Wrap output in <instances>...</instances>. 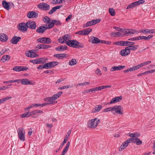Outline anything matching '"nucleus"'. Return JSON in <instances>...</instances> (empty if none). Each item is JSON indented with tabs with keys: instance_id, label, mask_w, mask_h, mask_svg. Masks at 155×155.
<instances>
[{
	"instance_id": "nucleus-1",
	"label": "nucleus",
	"mask_w": 155,
	"mask_h": 155,
	"mask_svg": "<svg viewBox=\"0 0 155 155\" xmlns=\"http://www.w3.org/2000/svg\"><path fill=\"white\" fill-rule=\"evenodd\" d=\"M65 43L68 46L74 48H78L79 47L82 48L84 46L83 45L75 40H68L67 41H66Z\"/></svg>"
},
{
	"instance_id": "nucleus-2",
	"label": "nucleus",
	"mask_w": 155,
	"mask_h": 155,
	"mask_svg": "<svg viewBox=\"0 0 155 155\" xmlns=\"http://www.w3.org/2000/svg\"><path fill=\"white\" fill-rule=\"evenodd\" d=\"M114 28L115 29L116 31H120L123 32L125 35L127 36L130 35L132 34H134L136 32V31L135 30L132 29H120V28L117 27L116 26H114Z\"/></svg>"
},
{
	"instance_id": "nucleus-3",
	"label": "nucleus",
	"mask_w": 155,
	"mask_h": 155,
	"mask_svg": "<svg viewBox=\"0 0 155 155\" xmlns=\"http://www.w3.org/2000/svg\"><path fill=\"white\" fill-rule=\"evenodd\" d=\"M100 119L97 118L92 119L88 123V126L91 128H94L97 127L98 124L100 123Z\"/></svg>"
},
{
	"instance_id": "nucleus-4",
	"label": "nucleus",
	"mask_w": 155,
	"mask_h": 155,
	"mask_svg": "<svg viewBox=\"0 0 155 155\" xmlns=\"http://www.w3.org/2000/svg\"><path fill=\"white\" fill-rule=\"evenodd\" d=\"M113 111H114L115 113H118L119 114H123V108L120 105H115L112 107Z\"/></svg>"
},
{
	"instance_id": "nucleus-5",
	"label": "nucleus",
	"mask_w": 155,
	"mask_h": 155,
	"mask_svg": "<svg viewBox=\"0 0 155 155\" xmlns=\"http://www.w3.org/2000/svg\"><path fill=\"white\" fill-rule=\"evenodd\" d=\"M18 136L19 139L23 141L25 140V134L24 129L22 127H20L18 130Z\"/></svg>"
},
{
	"instance_id": "nucleus-6",
	"label": "nucleus",
	"mask_w": 155,
	"mask_h": 155,
	"mask_svg": "<svg viewBox=\"0 0 155 155\" xmlns=\"http://www.w3.org/2000/svg\"><path fill=\"white\" fill-rule=\"evenodd\" d=\"M37 41L44 44H49L51 42V40L50 38L45 37L39 38L37 40Z\"/></svg>"
},
{
	"instance_id": "nucleus-7",
	"label": "nucleus",
	"mask_w": 155,
	"mask_h": 155,
	"mask_svg": "<svg viewBox=\"0 0 155 155\" xmlns=\"http://www.w3.org/2000/svg\"><path fill=\"white\" fill-rule=\"evenodd\" d=\"M37 7L38 8L43 10H48L50 9L49 5L45 3L39 4L38 5Z\"/></svg>"
},
{
	"instance_id": "nucleus-8",
	"label": "nucleus",
	"mask_w": 155,
	"mask_h": 155,
	"mask_svg": "<svg viewBox=\"0 0 155 155\" xmlns=\"http://www.w3.org/2000/svg\"><path fill=\"white\" fill-rule=\"evenodd\" d=\"M101 20L100 19H96L87 22L83 26V28H85L91 25H93L99 22Z\"/></svg>"
},
{
	"instance_id": "nucleus-9",
	"label": "nucleus",
	"mask_w": 155,
	"mask_h": 155,
	"mask_svg": "<svg viewBox=\"0 0 155 155\" xmlns=\"http://www.w3.org/2000/svg\"><path fill=\"white\" fill-rule=\"evenodd\" d=\"M27 26L28 28L32 29H35L37 26L35 21H28L27 22Z\"/></svg>"
},
{
	"instance_id": "nucleus-10",
	"label": "nucleus",
	"mask_w": 155,
	"mask_h": 155,
	"mask_svg": "<svg viewBox=\"0 0 155 155\" xmlns=\"http://www.w3.org/2000/svg\"><path fill=\"white\" fill-rule=\"evenodd\" d=\"M28 27L27 26V23H20L19 24L18 29L19 30L22 31V32L26 31L27 30Z\"/></svg>"
},
{
	"instance_id": "nucleus-11",
	"label": "nucleus",
	"mask_w": 155,
	"mask_h": 155,
	"mask_svg": "<svg viewBox=\"0 0 155 155\" xmlns=\"http://www.w3.org/2000/svg\"><path fill=\"white\" fill-rule=\"evenodd\" d=\"M122 99L121 96L115 97L113 98L108 104H111L120 101Z\"/></svg>"
},
{
	"instance_id": "nucleus-12",
	"label": "nucleus",
	"mask_w": 155,
	"mask_h": 155,
	"mask_svg": "<svg viewBox=\"0 0 155 155\" xmlns=\"http://www.w3.org/2000/svg\"><path fill=\"white\" fill-rule=\"evenodd\" d=\"M125 68V66L119 65L118 66L112 67L110 69L111 71H115L120 70Z\"/></svg>"
},
{
	"instance_id": "nucleus-13",
	"label": "nucleus",
	"mask_w": 155,
	"mask_h": 155,
	"mask_svg": "<svg viewBox=\"0 0 155 155\" xmlns=\"http://www.w3.org/2000/svg\"><path fill=\"white\" fill-rule=\"evenodd\" d=\"M127 47H126L125 49L122 50L120 53V54L122 56H125L130 54L129 51L127 48Z\"/></svg>"
},
{
	"instance_id": "nucleus-14",
	"label": "nucleus",
	"mask_w": 155,
	"mask_h": 155,
	"mask_svg": "<svg viewBox=\"0 0 155 155\" xmlns=\"http://www.w3.org/2000/svg\"><path fill=\"white\" fill-rule=\"evenodd\" d=\"M139 32L145 34L155 33V29H142L140 30Z\"/></svg>"
},
{
	"instance_id": "nucleus-15",
	"label": "nucleus",
	"mask_w": 155,
	"mask_h": 155,
	"mask_svg": "<svg viewBox=\"0 0 155 155\" xmlns=\"http://www.w3.org/2000/svg\"><path fill=\"white\" fill-rule=\"evenodd\" d=\"M38 16V14L34 11L29 12L27 14L28 17L29 18H36Z\"/></svg>"
},
{
	"instance_id": "nucleus-16",
	"label": "nucleus",
	"mask_w": 155,
	"mask_h": 155,
	"mask_svg": "<svg viewBox=\"0 0 155 155\" xmlns=\"http://www.w3.org/2000/svg\"><path fill=\"white\" fill-rule=\"evenodd\" d=\"M51 47L50 45H44L41 44L40 45H38L36 46V48L38 49H46L49 48H50Z\"/></svg>"
},
{
	"instance_id": "nucleus-17",
	"label": "nucleus",
	"mask_w": 155,
	"mask_h": 155,
	"mask_svg": "<svg viewBox=\"0 0 155 155\" xmlns=\"http://www.w3.org/2000/svg\"><path fill=\"white\" fill-rule=\"evenodd\" d=\"M21 39V37L14 36L11 40V42L12 44H16Z\"/></svg>"
},
{
	"instance_id": "nucleus-18",
	"label": "nucleus",
	"mask_w": 155,
	"mask_h": 155,
	"mask_svg": "<svg viewBox=\"0 0 155 155\" xmlns=\"http://www.w3.org/2000/svg\"><path fill=\"white\" fill-rule=\"evenodd\" d=\"M8 39V36L4 33L0 34V41L2 42H5Z\"/></svg>"
},
{
	"instance_id": "nucleus-19",
	"label": "nucleus",
	"mask_w": 155,
	"mask_h": 155,
	"mask_svg": "<svg viewBox=\"0 0 155 155\" xmlns=\"http://www.w3.org/2000/svg\"><path fill=\"white\" fill-rule=\"evenodd\" d=\"M89 41L93 44H97L100 42V40L97 37L92 36Z\"/></svg>"
},
{
	"instance_id": "nucleus-20",
	"label": "nucleus",
	"mask_w": 155,
	"mask_h": 155,
	"mask_svg": "<svg viewBox=\"0 0 155 155\" xmlns=\"http://www.w3.org/2000/svg\"><path fill=\"white\" fill-rule=\"evenodd\" d=\"M21 83L23 85L32 84L30 80L27 79L20 80Z\"/></svg>"
},
{
	"instance_id": "nucleus-21",
	"label": "nucleus",
	"mask_w": 155,
	"mask_h": 155,
	"mask_svg": "<svg viewBox=\"0 0 155 155\" xmlns=\"http://www.w3.org/2000/svg\"><path fill=\"white\" fill-rule=\"evenodd\" d=\"M139 46L138 45H135L127 46V49H128L130 53V52L131 51H135L137 50L139 48Z\"/></svg>"
},
{
	"instance_id": "nucleus-22",
	"label": "nucleus",
	"mask_w": 155,
	"mask_h": 155,
	"mask_svg": "<svg viewBox=\"0 0 155 155\" xmlns=\"http://www.w3.org/2000/svg\"><path fill=\"white\" fill-rule=\"evenodd\" d=\"M47 28L45 26H40L36 30L37 32L39 33H43L46 30Z\"/></svg>"
},
{
	"instance_id": "nucleus-23",
	"label": "nucleus",
	"mask_w": 155,
	"mask_h": 155,
	"mask_svg": "<svg viewBox=\"0 0 155 155\" xmlns=\"http://www.w3.org/2000/svg\"><path fill=\"white\" fill-rule=\"evenodd\" d=\"M102 106L101 105H97V107L93 108L92 110V112L95 113L98 112L101 109Z\"/></svg>"
},
{
	"instance_id": "nucleus-24",
	"label": "nucleus",
	"mask_w": 155,
	"mask_h": 155,
	"mask_svg": "<svg viewBox=\"0 0 155 155\" xmlns=\"http://www.w3.org/2000/svg\"><path fill=\"white\" fill-rule=\"evenodd\" d=\"M62 94V91H60L58 92V93L54 94L52 96V99H53V101H54L57 99Z\"/></svg>"
},
{
	"instance_id": "nucleus-25",
	"label": "nucleus",
	"mask_w": 155,
	"mask_h": 155,
	"mask_svg": "<svg viewBox=\"0 0 155 155\" xmlns=\"http://www.w3.org/2000/svg\"><path fill=\"white\" fill-rule=\"evenodd\" d=\"M2 5L3 7L7 10H8L9 9V5L4 0L2 1Z\"/></svg>"
},
{
	"instance_id": "nucleus-26",
	"label": "nucleus",
	"mask_w": 155,
	"mask_h": 155,
	"mask_svg": "<svg viewBox=\"0 0 155 155\" xmlns=\"http://www.w3.org/2000/svg\"><path fill=\"white\" fill-rule=\"evenodd\" d=\"M44 101H45L49 102L50 103H52L53 104L54 103H57V101H55V102L53 100V99H52V97H49L44 99Z\"/></svg>"
},
{
	"instance_id": "nucleus-27",
	"label": "nucleus",
	"mask_w": 155,
	"mask_h": 155,
	"mask_svg": "<svg viewBox=\"0 0 155 155\" xmlns=\"http://www.w3.org/2000/svg\"><path fill=\"white\" fill-rule=\"evenodd\" d=\"M65 54H55L54 55V56L58 59H62L64 57Z\"/></svg>"
},
{
	"instance_id": "nucleus-28",
	"label": "nucleus",
	"mask_w": 155,
	"mask_h": 155,
	"mask_svg": "<svg viewBox=\"0 0 155 155\" xmlns=\"http://www.w3.org/2000/svg\"><path fill=\"white\" fill-rule=\"evenodd\" d=\"M47 59L44 58H38V64H44L47 61Z\"/></svg>"
},
{
	"instance_id": "nucleus-29",
	"label": "nucleus",
	"mask_w": 155,
	"mask_h": 155,
	"mask_svg": "<svg viewBox=\"0 0 155 155\" xmlns=\"http://www.w3.org/2000/svg\"><path fill=\"white\" fill-rule=\"evenodd\" d=\"M49 65L50 66V68H51L53 67L54 66L57 65L58 64V62L56 61L51 62L49 63Z\"/></svg>"
},
{
	"instance_id": "nucleus-30",
	"label": "nucleus",
	"mask_w": 155,
	"mask_h": 155,
	"mask_svg": "<svg viewBox=\"0 0 155 155\" xmlns=\"http://www.w3.org/2000/svg\"><path fill=\"white\" fill-rule=\"evenodd\" d=\"M10 58V56L9 55H4L1 59L2 61H3V62H5L6 61L8 60Z\"/></svg>"
},
{
	"instance_id": "nucleus-31",
	"label": "nucleus",
	"mask_w": 155,
	"mask_h": 155,
	"mask_svg": "<svg viewBox=\"0 0 155 155\" xmlns=\"http://www.w3.org/2000/svg\"><path fill=\"white\" fill-rule=\"evenodd\" d=\"M83 34L84 35H87L89 34V33L91 31L92 29L90 28H86L84 30H83Z\"/></svg>"
},
{
	"instance_id": "nucleus-32",
	"label": "nucleus",
	"mask_w": 155,
	"mask_h": 155,
	"mask_svg": "<svg viewBox=\"0 0 155 155\" xmlns=\"http://www.w3.org/2000/svg\"><path fill=\"white\" fill-rule=\"evenodd\" d=\"M70 146V142L68 141L67 143L66 146L64 149V150L62 152L66 153L68 150Z\"/></svg>"
},
{
	"instance_id": "nucleus-33",
	"label": "nucleus",
	"mask_w": 155,
	"mask_h": 155,
	"mask_svg": "<svg viewBox=\"0 0 155 155\" xmlns=\"http://www.w3.org/2000/svg\"><path fill=\"white\" fill-rule=\"evenodd\" d=\"M77 62L75 59H73L69 61V64L70 65H74L77 64Z\"/></svg>"
},
{
	"instance_id": "nucleus-34",
	"label": "nucleus",
	"mask_w": 155,
	"mask_h": 155,
	"mask_svg": "<svg viewBox=\"0 0 155 155\" xmlns=\"http://www.w3.org/2000/svg\"><path fill=\"white\" fill-rule=\"evenodd\" d=\"M110 35L113 37H116L117 36L120 37L121 35V34L119 32H112L110 34Z\"/></svg>"
},
{
	"instance_id": "nucleus-35",
	"label": "nucleus",
	"mask_w": 155,
	"mask_h": 155,
	"mask_svg": "<svg viewBox=\"0 0 155 155\" xmlns=\"http://www.w3.org/2000/svg\"><path fill=\"white\" fill-rule=\"evenodd\" d=\"M51 22H50L49 24L47 26L46 25L47 28L50 29L52 28L54 25V21H53L52 20H51Z\"/></svg>"
},
{
	"instance_id": "nucleus-36",
	"label": "nucleus",
	"mask_w": 155,
	"mask_h": 155,
	"mask_svg": "<svg viewBox=\"0 0 155 155\" xmlns=\"http://www.w3.org/2000/svg\"><path fill=\"white\" fill-rule=\"evenodd\" d=\"M30 113L29 112H28L27 113H24L21 115L20 117L21 118H24L25 117H28L31 115H30Z\"/></svg>"
},
{
	"instance_id": "nucleus-37",
	"label": "nucleus",
	"mask_w": 155,
	"mask_h": 155,
	"mask_svg": "<svg viewBox=\"0 0 155 155\" xmlns=\"http://www.w3.org/2000/svg\"><path fill=\"white\" fill-rule=\"evenodd\" d=\"M62 1H64V2H65V1L64 0H52V3L53 4H59L61 3H62Z\"/></svg>"
},
{
	"instance_id": "nucleus-38",
	"label": "nucleus",
	"mask_w": 155,
	"mask_h": 155,
	"mask_svg": "<svg viewBox=\"0 0 155 155\" xmlns=\"http://www.w3.org/2000/svg\"><path fill=\"white\" fill-rule=\"evenodd\" d=\"M109 12L110 14L112 16H114L115 15V11L113 8H109Z\"/></svg>"
},
{
	"instance_id": "nucleus-39",
	"label": "nucleus",
	"mask_w": 155,
	"mask_h": 155,
	"mask_svg": "<svg viewBox=\"0 0 155 155\" xmlns=\"http://www.w3.org/2000/svg\"><path fill=\"white\" fill-rule=\"evenodd\" d=\"M20 81V79H17L15 80H12L11 81H5L3 82L4 83H14L15 82H18V83H19Z\"/></svg>"
},
{
	"instance_id": "nucleus-40",
	"label": "nucleus",
	"mask_w": 155,
	"mask_h": 155,
	"mask_svg": "<svg viewBox=\"0 0 155 155\" xmlns=\"http://www.w3.org/2000/svg\"><path fill=\"white\" fill-rule=\"evenodd\" d=\"M44 22L46 23H49L51 20L47 16H45L43 20Z\"/></svg>"
},
{
	"instance_id": "nucleus-41",
	"label": "nucleus",
	"mask_w": 155,
	"mask_h": 155,
	"mask_svg": "<svg viewBox=\"0 0 155 155\" xmlns=\"http://www.w3.org/2000/svg\"><path fill=\"white\" fill-rule=\"evenodd\" d=\"M144 2L145 1L143 0H140L138 1L135 2H134L136 6L137 5H140V4H143Z\"/></svg>"
},
{
	"instance_id": "nucleus-42",
	"label": "nucleus",
	"mask_w": 155,
	"mask_h": 155,
	"mask_svg": "<svg viewBox=\"0 0 155 155\" xmlns=\"http://www.w3.org/2000/svg\"><path fill=\"white\" fill-rule=\"evenodd\" d=\"M21 66H15L13 68V70L17 72H19L21 71Z\"/></svg>"
},
{
	"instance_id": "nucleus-43",
	"label": "nucleus",
	"mask_w": 155,
	"mask_h": 155,
	"mask_svg": "<svg viewBox=\"0 0 155 155\" xmlns=\"http://www.w3.org/2000/svg\"><path fill=\"white\" fill-rule=\"evenodd\" d=\"M12 98L11 97H6L2 98L0 100L1 103H3L5 102L6 100Z\"/></svg>"
},
{
	"instance_id": "nucleus-44",
	"label": "nucleus",
	"mask_w": 155,
	"mask_h": 155,
	"mask_svg": "<svg viewBox=\"0 0 155 155\" xmlns=\"http://www.w3.org/2000/svg\"><path fill=\"white\" fill-rule=\"evenodd\" d=\"M135 6L136 5H135V4H134V2L130 4L127 7V9H129L130 8H131Z\"/></svg>"
},
{
	"instance_id": "nucleus-45",
	"label": "nucleus",
	"mask_w": 155,
	"mask_h": 155,
	"mask_svg": "<svg viewBox=\"0 0 155 155\" xmlns=\"http://www.w3.org/2000/svg\"><path fill=\"white\" fill-rule=\"evenodd\" d=\"M130 143V139H128L126 141L124 142L123 143L122 145H123L125 147H126L129 144V143Z\"/></svg>"
},
{
	"instance_id": "nucleus-46",
	"label": "nucleus",
	"mask_w": 155,
	"mask_h": 155,
	"mask_svg": "<svg viewBox=\"0 0 155 155\" xmlns=\"http://www.w3.org/2000/svg\"><path fill=\"white\" fill-rule=\"evenodd\" d=\"M52 21H54V25L55 24L56 25H61V22L59 20H52Z\"/></svg>"
},
{
	"instance_id": "nucleus-47",
	"label": "nucleus",
	"mask_w": 155,
	"mask_h": 155,
	"mask_svg": "<svg viewBox=\"0 0 155 155\" xmlns=\"http://www.w3.org/2000/svg\"><path fill=\"white\" fill-rule=\"evenodd\" d=\"M70 36V35L68 34H66L64 35L62 37L63 38V39L64 41L65 42L67 41L68 38H69V37Z\"/></svg>"
},
{
	"instance_id": "nucleus-48",
	"label": "nucleus",
	"mask_w": 155,
	"mask_h": 155,
	"mask_svg": "<svg viewBox=\"0 0 155 155\" xmlns=\"http://www.w3.org/2000/svg\"><path fill=\"white\" fill-rule=\"evenodd\" d=\"M136 144L137 145H139L142 144V141L140 140L139 138L136 137Z\"/></svg>"
},
{
	"instance_id": "nucleus-49",
	"label": "nucleus",
	"mask_w": 155,
	"mask_h": 155,
	"mask_svg": "<svg viewBox=\"0 0 155 155\" xmlns=\"http://www.w3.org/2000/svg\"><path fill=\"white\" fill-rule=\"evenodd\" d=\"M38 55L37 54H36L35 52H34L33 51H31L30 55V57L33 58L36 56L38 57Z\"/></svg>"
},
{
	"instance_id": "nucleus-50",
	"label": "nucleus",
	"mask_w": 155,
	"mask_h": 155,
	"mask_svg": "<svg viewBox=\"0 0 155 155\" xmlns=\"http://www.w3.org/2000/svg\"><path fill=\"white\" fill-rule=\"evenodd\" d=\"M142 67V66L141 65V64H140L134 66V70H136L139 69Z\"/></svg>"
},
{
	"instance_id": "nucleus-51",
	"label": "nucleus",
	"mask_w": 155,
	"mask_h": 155,
	"mask_svg": "<svg viewBox=\"0 0 155 155\" xmlns=\"http://www.w3.org/2000/svg\"><path fill=\"white\" fill-rule=\"evenodd\" d=\"M72 87V86H70L69 85L64 86H63V87H59L58 88V89H60V90H62V89H64L65 88H70V87Z\"/></svg>"
},
{
	"instance_id": "nucleus-52",
	"label": "nucleus",
	"mask_w": 155,
	"mask_h": 155,
	"mask_svg": "<svg viewBox=\"0 0 155 155\" xmlns=\"http://www.w3.org/2000/svg\"><path fill=\"white\" fill-rule=\"evenodd\" d=\"M128 139H130V141H132V143H136V137L130 138Z\"/></svg>"
},
{
	"instance_id": "nucleus-53",
	"label": "nucleus",
	"mask_w": 155,
	"mask_h": 155,
	"mask_svg": "<svg viewBox=\"0 0 155 155\" xmlns=\"http://www.w3.org/2000/svg\"><path fill=\"white\" fill-rule=\"evenodd\" d=\"M110 111H113V110H112V107H109L105 108L104 110V112H107Z\"/></svg>"
},
{
	"instance_id": "nucleus-54",
	"label": "nucleus",
	"mask_w": 155,
	"mask_h": 155,
	"mask_svg": "<svg viewBox=\"0 0 155 155\" xmlns=\"http://www.w3.org/2000/svg\"><path fill=\"white\" fill-rule=\"evenodd\" d=\"M67 140L64 138L63 141V142L62 143H61V144L60 146V149L62 148L63 147V146L64 144L66 143Z\"/></svg>"
},
{
	"instance_id": "nucleus-55",
	"label": "nucleus",
	"mask_w": 155,
	"mask_h": 155,
	"mask_svg": "<svg viewBox=\"0 0 155 155\" xmlns=\"http://www.w3.org/2000/svg\"><path fill=\"white\" fill-rule=\"evenodd\" d=\"M114 44L116 45L122 46V41L114 42Z\"/></svg>"
},
{
	"instance_id": "nucleus-56",
	"label": "nucleus",
	"mask_w": 155,
	"mask_h": 155,
	"mask_svg": "<svg viewBox=\"0 0 155 155\" xmlns=\"http://www.w3.org/2000/svg\"><path fill=\"white\" fill-rule=\"evenodd\" d=\"M95 73L97 74L98 75H102L101 71V70L99 69H97L95 71Z\"/></svg>"
},
{
	"instance_id": "nucleus-57",
	"label": "nucleus",
	"mask_w": 155,
	"mask_h": 155,
	"mask_svg": "<svg viewBox=\"0 0 155 155\" xmlns=\"http://www.w3.org/2000/svg\"><path fill=\"white\" fill-rule=\"evenodd\" d=\"M71 130H70L68 131L67 134L65 137H64V138L68 140V137L70 136V134L71 133Z\"/></svg>"
},
{
	"instance_id": "nucleus-58",
	"label": "nucleus",
	"mask_w": 155,
	"mask_h": 155,
	"mask_svg": "<svg viewBox=\"0 0 155 155\" xmlns=\"http://www.w3.org/2000/svg\"><path fill=\"white\" fill-rule=\"evenodd\" d=\"M58 41L59 42L61 43H65L66 42L63 39V38L62 37H61L59 38L58 39Z\"/></svg>"
},
{
	"instance_id": "nucleus-59",
	"label": "nucleus",
	"mask_w": 155,
	"mask_h": 155,
	"mask_svg": "<svg viewBox=\"0 0 155 155\" xmlns=\"http://www.w3.org/2000/svg\"><path fill=\"white\" fill-rule=\"evenodd\" d=\"M30 62L34 64H38V59L31 60Z\"/></svg>"
},
{
	"instance_id": "nucleus-60",
	"label": "nucleus",
	"mask_w": 155,
	"mask_h": 155,
	"mask_svg": "<svg viewBox=\"0 0 155 155\" xmlns=\"http://www.w3.org/2000/svg\"><path fill=\"white\" fill-rule=\"evenodd\" d=\"M49 63L45 64L44 65L45 68L50 69V66L49 65Z\"/></svg>"
},
{
	"instance_id": "nucleus-61",
	"label": "nucleus",
	"mask_w": 155,
	"mask_h": 155,
	"mask_svg": "<svg viewBox=\"0 0 155 155\" xmlns=\"http://www.w3.org/2000/svg\"><path fill=\"white\" fill-rule=\"evenodd\" d=\"M30 113L31 116L35 115L38 113L37 110H34L31 112H30Z\"/></svg>"
},
{
	"instance_id": "nucleus-62",
	"label": "nucleus",
	"mask_w": 155,
	"mask_h": 155,
	"mask_svg": "<svg viewBox=\"0 0 155 155\" xmlns=\"http://www.w3.org/2000/svg\"><path fill=\"white\" fill-rule=\"evenodd\" d=\"M153 37V35H149L147 37H146V40L148 41L151 39Z\"/></svg>"
},
{
	"instance_id": "nucleus-63",
	"label": "nucleus",
	"mask_w": 155,
	"mask_h": 155,
	"mask_svg": "<svg viewBox=\"0 0 155 155\" xmlns=\"http://www.w3.org/2000/svg\"><path fill=\"white\" fill-rule=\"evenodd\" d=\"M151 63V61H146V62H144L143 63H142L141 65H142V66H143L144 65L149 64L150 63Z\"/></svg>"
},
{
	"instance_id": "nucleus-64",
	"label": "nucleus",
	"mask_w": 155,
	"mask_h": 155,
	"mask_svg": "<svg viewBox=\"0 0 155 155\" xmlns=\"http://www.w3.org/2000/svg\"><path fill=\"white\" fill-rule=\"evenodd\" d=\"M126 147H124L122 144L120 146V147L119 149V150L120 151H121L125 149Z\"/></svg>"
}]
</instances>
